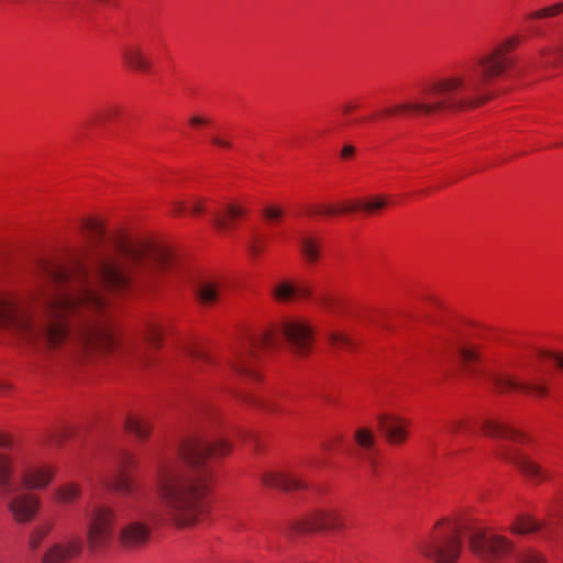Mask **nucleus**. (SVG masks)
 <instances>
[{"mask_svg":"<svg viewBox=\"0 0 563 563\" xmlns=\"http://www.w3.org/2000/svg\"><path fill=\"white\" fill-rule=\"evenodd\" d=\"M540 356L549 357L556 362V364L563 368V355L552 352H540Z\"/></svg>","mask_w":563,"mask_h":563,"instance_id":"43","label":"nucleus"},{"mask_svg":"<svg viewBox=\"0 0 563 563\" xmlns=\"http://www.w3.org/2000/svg\"><path fill=\"white\" fill-rule=\"evenodd\" d=\"M52 529L53 522L51 521L38 525L34 529H32L27 540V545L30 550H38L45 538L51 533Z\"/></svg>","mask_w":563,"mask_h":563,"instance_id":"24","label":"nucleus"},{"mask_svg":"<svg viewBox=\"0 0 563 563\" xmlns=\"http://www.w3.org/2000/svg\"><path fill=\"white\" fill-rule=\"evenodd\" d=\"M563 64V42L556 47L542 48L533 60L534 68L551 69Z\"/></svg>","mask_w":563,"mask_h":563,"instance_id":"21","label":"nucleus"},{"mask_svg":"<svg viewBox=\"0 0 563 563\" xmlns=\"http://www.w3.org/2000/svg\"><path fill=\"white\" fill-rule=\"evenodd\" d=\"M230 450L231 445L224 440L210 442L192 437L179 448L186 465L169 457L161 459L155 466L154 487L162 514H148V518L159 521L166 517L179 528L194 526L203 512L209 493L207 460L223 456Z\"/></svg>","mask_w":563,"mask_h":563,"instance_id":"2","label":"nucleus"},{"mask_svg":"<svg viewBox=\"0 0 563 563\" xmlns=\"http://www.w3.org/2000/svg\"><path fill=\"white\" fill-rule=\"evenodd\" d=\"M492 383L501 393L509 390H520L525 393H532L537 396H545L548 390L543 385L532 383H520L515 378L507 375H494Z\"/></svg>","mask_w":563,"mask_h":563,"instance_id":"16","label":"nucleus"},{"mask_svg":"<svg viewBox=\"0 0 563 563\" xmlns=\"http://www.w3.org/2000/svg\"><path fill=\"white\" fill-rule=\"evenodd\" d=\"M245 210L235 205H228L223 213H216L213 217V223L221 230H228L232 227L233 220L243 216Z\"/></svg>","mask_w":563,"mask_h":563,"instance_id":"23","label":"nucleus"},{"mask_svg":"<svg viewBox=\"0 0 563 563\" xmlns=\"http://www.w3.org/2000/svg\"><path fill=\"white\" fill-rule=\"evenodd\" d=\"M320 305L329 309L330 311H334L336 308V301L329 297H322L320 299Z\"/></svg>","mask_w":563,"mask_h":563,"instance_id":"44","label":"nucleus"},{"mask_svg":"<svg viewBox=\"0 0 563 563\" xmlns=\"http://www.w3.org/2000/svg\"><path fill=\"white\" fill-rule=\"evenodd\" d=\"M189 122L191 125H199V124L207 123V120L203 119L202 117L196 115V117L190 118Z\"/></svg>","mask_w":563,"mask_h":563,"instance_id":"49","label":"nucleus"},{"mask_svg":"<svg viewBox=\"0 0 563 563\" xmlns=\"http://www.w3.org/2000/svg\"><path fill=\"white\" fill-rule=\"evenodd\" d=\"M517 563H545V561L542 554L529 549L517 555Z\"/></svg>","mask_w":563,"mask_h":563,"instance_id":"37","label":"nucleus"},{"mask_svg":"<svg viewBox=\"0 0 563 563\" xmlns=\"http://www.w3.org/2000/svg\"><path fill=\"white\" fill-rule=\"evenodd\" d=\"M388 203L385 196H371L365 200H361V211L366 214H374L379 210L384 209Z\"/></svg>","mask_w":563,"mask_h":563,"instance_id":"29","label":"nucleus"},{"mask_svg":"<svg viewBox=\"0 0 563 563\" xmlns=\"http://www.w3.org/2000/svg\"><path fill=\"white\" fill-rule=\"evenodd\" d=\"M445 431L452 438L472 432L471 424L465 419H453L444 426Z\"/></svg>","mask_w":563,"mask_h":563,"instance_id":"32","label":"nucleus"},{"mask_svg":"<svg viewBox=\"0 0 563 563\" xmlns=\"http://www.w3.org/2000/svg\"><path fill=\"white\" fill-rule=\"evenodd\" d=\"M162 330L155 322H148L144 329V339L154 347L161 345Z\"/></svg>","mask_w":563,"mask_h":563,"instance_id":"35","label":"nucleus"},{"mask_svg":"<svg viewBox=\"0 0 563 563\" xmlns=\"http://www.w3.org/2000/svg\"><path fill=\"white\" fill-rule=\"evenodd\" d=\"M271 294L275 300L287 302L295 298L296 286L288 282H282L272 288Z\"/></svg>","mask_w":563,"mask_h":563,"instance_id":"28","label":"nucleus"},{"mask_svg":"<svg viewBox=\"0 0 563 563\" xmlns=\"http://www.w3.org/2000/svg\"><path fill=\"white\" fill-rule=\"evenodd\" d=\"M461 358L465 366L471 365L473 362L477 360V353L474 349L463 347L461 349Z\"/></svg>","mask_w":563,"mask_h":563,"instance_id":"40","label":"nucleus"},{"mask_svg":"<svg viewBox=\"0 0 563 563\" xmlns=\"http://www.w3.org/2000/svg\"><path fill=\"white\" fill-rule=\"evenodd\" d=\"M186 355L191 360L197 371H202L205 364H214V360L203 350L198 347H188Z\"/></svg>","mask_w":563,"mask_h":563,"instance_id":"31","label":"nucleus"},{"mask_svg":"<svg viewBox=\"0 0 563 563\" xmlns=\"http://www.w3.org/2000/svg\"><path fill=\"white\" fill-rule=\"evenodd\" d=\"M5 388H7V385L3 383H0V390L5 389Z\"/></svg>","mask_w":563,"mask_h":563,"instance_id":"53","label":"nucleus"},{"mask_svg":"<svg viewBox=\"0 0 563 563\" xmlns=\"http://www.w3.org/2000/svg\"><path fill=\"white\" fill-rule=\"evenodd\" d=\"M224 289V284L216 279H203L196 286V298L201 306L210 307L217 303Z\"/></svg>","mask_w":563,"mask_h":563,"instance_id":"18","label":"nucleus"},{"mask_svg":"<svg viewBox=\"0 0 563 563\" xmlns=\"http://www.w3.org/2000/svg\"><path fill=\"white\" fill-rule=\"evenodd\" d=\"M69 437V431L66 430V429H59V430H56L54 431L51 435H49V439L48 441L52 443V444H62L63 441Z\"/></svg>","mask_w":563,"mask_h":563,"instance_id":"41","label":"nucleus"},{"mask_svg":"<svg viewBox=\"0 0 563 563\" xmlns=\"http://www.w3.org/2000/svg\"><path fill=\"white\" fill-rule=\"evenodd\" d=\"M277 345L276 332L266 331L260 335H251L244 340L239 350L234 353V358L230 360V366L239 374L255 377L251 368V362L260 358V352Z\"/></svg>","mask_w":563,"mask_h":563,"instance_id":"7","label":"nucleus"},{"mask_svg":"<svg viewBox=\"0 0 563 563\" xmlns=\"http://www.w3.org/2000/svg\"><path fill=\"white\" fill-rule=\"evenodd\" d=\"M9 497L8 509L18 523H27L32 521L40 508V498L31 493L16 492Z\"/></svg>","mask_w":563,"mask_h":563,"instance_id":"11","label":"nucleus"},{"mask_svg":"<svg viewBox=\"0 0 563 563\" xmlns=\"http://www.w3.org/2000/svg\"><path fill=\"white\" fill-rule=\"evenodd\" d=\"M55 499L62 504H71L80 496V486L75 483H67L54 490Z\"/></svg>","mask_w":563,"mask_h":563,"instance_id":"25","label":"nucleus"},{"mask_svg":"<svg viewBox=\"0 0 563 563\" xmlns=\"http://www.w3.org/2000/svg\"><path fill=\"white\" fill-rule=\"evenodd\" d=\"M378 427L386 441L391 445H399L408 438L410 421L395 413H380L377 416Z\"/></svg>","mask_w":563,"mask_h":563,"instance_id":"13","label":"nucleus"},{"mask_svg":"<svg viewBox=\"0 0 563 563\" xmlns=\"http://www.w3.org/2000/svg\"><path fill=\"white\" fill-rule=\"evenodd\" d=\"M327 339L330 345L335 349H349L353 345L352 339L343 332L330 331Z\"/></svg>","mask_w":563,"mask_h":563,"instance_id":"34","label":"nucleus"},{"mask_svg":"<svg viewBox=\"0 0 563 563\" xmlns=\"http://www.w3.org/2000/svg\"><path fill=\"white\" fill-rule=\"evenodd\" d=\"M354 108H355V106H353V104H345V106L343 107V111H344V113H349V112H350V111H352Z\"/></svg>","mask_w":563,"mask_h":563,"instance_id":"52","label":"nucleus"},{"mask_svg":"<svg viewBox=\"0 0 563 563\" xmlns=\"http://www.w3.org/2000/svg\"><path fill=\"white\" fill-rule=\"evenodd\" d=\"M250 249V252L253 254V255H258L262 247L258 245V243L256 241L252 242L249 246Z\"/></svg>","mask_w":563,"mask_h":563,"instance_id":"50","label":"nucleus"},{"mask_svg":"<svg viewBox=\"0 0 563 563\" xmlns=\"http://www.w3.org/2000/svg\"><path fill=\"white\" fill-rule=\"evenodd\" d=\"M122 55L126 65L135 70L147 71L151 68L150 60L139 46L124 47Z\"/></svg>","mask_w":563,"mask_h":563,"instance_id":"22","label":"nucleus"},{"mask_svg":"<svg viewBox=\"0 0 563 563\" xmlns=\"http://www.w3.org/2000/svg\"><path fill=\"white\" fill-rule=\"evenodd\" d=\"M300 251L309 263H316L320 256V244L312 236H302L299 240Z\"/></svg>","mask_w":563,"mask_h":563,"instance_id":"26","label":"nucleus"},{"mask_svg":"<svg viewBox=\"0 0 563 563\" xmlns=\"http://www.w3.org/2000/svg\"><path fill=\"white\" fill-rule=\"evenodd\" d=\"M152 426V421L147 417L140 415H128L124 421L125 430L140 442L145 441L150 437Z\"/></svg>","mask_w":563,"mask_h":563,"instance_id":"20","label":"nucleus"},{"mask_svg":"<svg viewBox=\"0 0 563 563\" xmlns=\"http://www.w3.org/2000/svg\"><path fill=\"white\" fill-rule=\"evenodd\" d=\"M540 523L530 517L521 516L510 526V531L518 534H527L538 531Z\"/></svg>","mask_w":563,"mask_h":563,"instance_id":"27","label":"nucleus"},{"mask_svg":"<svg viewBox=\"0 0 563 563\" xmlns=\"http://www.w3.org/2000/svg\"><path fill=\"white\" fill-rule=\"evenodd\" d=\"M132 463L133 457L129 453H122L114 473L106 479V486L124 496H133L137 485L125 472V468Z\"/></svg>","mask_w":563,"mask_h":563,"instance_id":"14","label":"nucleus"},{"mask_svg":"<svg viewBox=\"0 0 563 563\" xmlns=\"http://www.w3.org/2000/svg\"><path fill=\"white\" fill-rule=\"evenodd\" d=\"M518 44V37L507 40L463 69L424 84L418 97L385 108L382 114L432 117L484 104L493 97L485 88L512 66L508 52Z\"/></svg>","mask_w":563,"mask_h":563,"instance_id":"3","label":"nucleus"},{"mask_svg":"<svg viewBox=\"0 0 563 563\" xmlns=\"http://www.w3.org/2000/svg\"><path fill=\"white\" fill-rule=\"evenodd\" d=\"M85 515L89 551L97 553L107 549L113 537L115 511L109 506L93 503L86 508Z\"/></svg>","mask_w":563,"mask_h":563,"instance_id":"6","label":"nucleus"},{"mask_svg":"<svg viewBox=\"0 0 563 563\" xmlns=\"http://www.w3.org/2000/svg\"><path fill=\"white\" fill-rule=\"evenodd\" d=\"M82 230L92 244L87 260L46 264L36 289L0 294V330L41 353H108L121 345L125 352L103 296L106 288L125 291V234L92 218Z\"/></svg>","mask_w":563,"mask_h":563,"instance_id":"1","label":"nucleus"},{"mask_svg":"<svg viewBox=\"0 0 563 563\" xmlns=\"http://www.w3.org/2000/svg\"><path fill=\"white\" fill-rule=\"evenodd\" d=\"M355 442L357 445L363 449V452H371L373 451L372 448L375 442L374 433L366 428H360L355 431L354 434Z\"/></svg>","mask_w":563,"mask_h":563,"instance_id":"33","label":"nucleus"},{"mask_svg":"<svg viewBox=\"0 0 563 563\" xmlns=\"http://www.w3.org/2000/svg\"><path fill=\"white\" fill-rule=\"evenodd\" d=\"M151 537L150 525L141 520H132L122 527L119 540L123 548L134 550L144 547Z\"/></svg>","mask_w":563,"mask_h":563,"instance_id":"15","label":"nucleus"},{"mask_svg":"<svg viewBox=\"0 0 563 563\" xmlns=\"http://www.w3.org/2000/svg\"><path fill=\"white\" fill-rule=\"evenodd\" d=\"M84 544L80 534H69L64 540L51 544L42 554L41 563H68L82 553Z\"/></svg>","mask_w":563,"mask_h":563,"instance_id":"9","label":"nucleus"},{"mask_svg":"<svg viewBox=\"0 0 563 563\" xmlns=\"http://www.w3.org/2000/svg\"><path fill=\"white\" fill-rule=\"evenodd\" d=\"M0 492L11 495L20 490H43L54 479L56 468L49 464L34 462L31 454L14 446L8 435H0Z\"/></svg>","mask_w":563,"mask_h":563,"instance_id":"5","label":"nucleus"},{"mask_svg":"<svg viewBox=\"0 0 563 563\" xmlns=\"http://www.w3.org/2000/svg\"><path fill=\"white\" fill-rule=\"evenodd\" d=\"M310 295V289L306 286H296L295 298H306Z\"/></svg>","mask_w":563,"mask_h":563,"instance_id":"46","label":"nucleus"},{"mask_svg":"<svg viewBox=\"0 0 563 563\" xmlns=\"http://www.w3.org/2000/svg\"><path fill=\"white\" fill-rule=\"evenodd\" d=\"M202 210H203V207H202V203H200V202H196V203L191 207V212H192L194 214H198V213H200Z\"/></svg>","mask_w":563,"mask_h":563,"instance_id":"51","label":"nucleus"},{"mask_svg":"<svg viewBox=\"0 0 563 563\" xmlns=\"http://www.w3.org/2000/svg\"><path fill=\"white\" fill-rule=\"evenodd\" d=\"M240 399L242 402H245L247 405H251V406H254V407H258V408H262L264 410H267V411H275V407L264 400H261V399H257L255 397H253L252 395H241L240 396Z\"/></svg>","mask_w":563,"mask_h":563,"instance_id":"39","label":"nucleus"},{"mask_svg":"<svg viewBox=\"0 0 563 563\" xmlns=\"http://www.w3.org/2000/svg\"><path fill=\"white\" fill-rule=\"evenodd\" d=\"M211 142L212 144L217 145V146H220V147H223V148H231L232 147V143L220 137V136H212L211 137Z\"/></svg>","mask_w":563,"mask_h":563,"instance_id":"45","label":"nucleus"},{"mask_svg":"<svg viewBox=\"0 0 563 563\" xmlns=\"http://www.w3.org/2000/svg\"><path fill=\"white\" fill-rule=\"evenodd\" d=\"M186 206L183 201H175L173 207V213L176 216L183 214Z\"/></svg>","mask_w":563,"mask_h":563,"instance_id":"47","label":"nucleus"},{"mask_svg":"<svg viewBox=\"0 0 563 563\" xmlns=\"http://www.w3.org/2000/svg\"><path fill=\"white\" fill-rule=\"evenodd\" d=\"M482 428L484 434L487 437L500 438L512 442H522L526 439L523 433L504 422L485 420Z\"/></svg>","mask_w":563,"mask_h":563,"instance_id":"19","label":"nucleus"},{"mask_svg":"<svg viewBox=\"0 0 563 563\" xmlns=\"http://www.w3.org/2000/svg\"><path fill=\"white\" fill-rule=\"evenodd\" d=\"M287 341L289 349L297 355H306L313 344L312 328L301 319L285 320L278 330Z\"/></svg>","mask_w":563,"mask_h":563,"instance_id":"8","label":"nucleus"},{"mask_svg":"<svg viewBox=\"0 0 563 563\" xmlns=\"http://www.w3.org/2000/svg\"><path fill=\"white\" fill-rule=\"evenodd\" d=\"M343 527L342 516L335 509H317L298 521L295 530L307 533L318 530H340Z\"/></svg>","mask_w":563,"mask_h":563,"instance_id":"10","label":"nucleus"},{"mask_svg":"<svg viewBox=\"0 0 563 563\" xmlns=\"http://www.w3.org/2000/svg\"><path fill=\"white\" fill-rule=\"evenodd\" d=\"M264 214L269 220H276L282 217L283 211L275 207H268L264 210Z\"/></svg>","mask_w":563,"mask_h":563,"instance_id":"42","label":"nucleus"},{"mask_svg":"<svg viewBox=\"0 0 563 563\" xmlns=\"http://www.w3.org/2000/svg\"><path fill=\"white\" fill-rule=\"evenodd\" d=\"M355 153V148L352 145H344L341 155L343 157H351Z\"/></svg>","mask_w":563,"mask_h":563,"instance_id":"48","label":"nucleus"},{"mask_svg":"<svg viewBox=\"0 0 563 563\" xmlns=\"http://www.w3.org/2000/svg\"><path fill=\"white\" fill-rule=\"evenodd\" d=\"M361 211V201L356 202H346L342 205L340 208L335 209L332 207H319L316 210H312L311 213H321L324 216H334L338 213L346 214L355 211Z\"/></svg>","mask_w":563,"mask_h":563,"instance_id":"30","label":"nucleus"},{"mask_svg":"<svg viewBox=\"0 0 563 563\" xmlns=\"http://www.w3.org/2000/svg\"><path fill=\"white\" fill-rule=\"evenodd\" d=\"M563 12V2L555 3L550 7L542 8L538 11H534L527 15V19L534 20V19H545L555 16Z\"/></svg>","mask_w":563,"mask_h":563,"instance_id":"36","label":"nucleus"},{"mask_svg":"<svg viewBox=\"0 0 563 563\" xmlns=\"http://www.w3.org/2000/svg\"><path fill=\"white\" fill-rule=\"evenodd\" d=\"M360 459H362L366 463V465L373 476L379 475L378 461L376 459V453L374 451L362 452L360 454Z\"/></svg>","mask_w":563,"mask_h":563,"instance_id":"38","label":"nucleus"},{"mask_svg":"<svg viewBox=\"0 0 563 563\" xmlns=\"http://www.w3.org/2000/svg\"><path fill=\"white\" fill-rule=\"evenodd\" d=\"M323 448H324L325 450H329V449H330V446H329L328 444H323Z\"/></svg>","mask_w":563,"mask_h":563,"instance_id":"54","label":"nucleus"},{"mask_svg":"<svg viewBox=\"0 0 563 563\" xmlns=\"http://www.w3.org/2000/svg\"><path fill=\"white\" fill-rule=\"evenodd\" d=\"M263 485L280 490H295L306 487L299 478L278 471H267L262 475Z\"/></svg>","mask_w":563,"mask_h":563,"instance_id":"17","label":"nucleus"},{"mask_svg":"<svg viewBox=\"0 0 563 563\" xmlns=\"http://www.w3.org/2000/svg\"><path fill=\"white\" fill-rule=\"evenodd\" d=\"M498 454L503 460L514 464L525 476L532 481L542 482L549 478L545 470L518 449L504 445Z\"/></svg>","mask_w":563,"mask_h":563,"instance_id":"12","label":"nucleus"},{"mask_svg":"<svg viewBox=\"0 0 563 563\" xmlns=\"http://www.w3.org/2000/svg\"><path fill=\"white\" fill-rule=\"evenodd\" d=\"M467 534L471 552L484 563H497L510 554L514 544L488 528L467 527L457 519L443 518L435 522L420 552L435 563H455L462 551V533Z\"/></svg>","mask_w":563,"mask_h":563,"instance_id":"4","label":"nucleus"}]
</instances>
